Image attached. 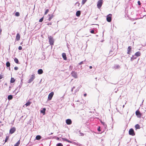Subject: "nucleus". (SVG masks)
I'll list each match as a JSON object with an SVG mask.
<instances>
[{"label":"nucleus","mask_w":146,"mask_h":146,"mask_svg":"<svg viewBox=\"0 0 146 146\" xmlns=\"http://www.w3.org/2000/svg\"><path fill=\"white\" fill-rule=\"evenodd\" d=\"M49 41L50 44L51 45H53L54 41L52 37L51 36H48Z\"/></svg>","instance_id":"obj_1"},{"label":"nucleus","mask_w":146,"mask_h":146,"mask_svg":"<svg viewBox=\"0 0 146 146\" xmlns=\"http://www.w3.org/2000/svg\"><path fill=\"white\" fill-rule=\"evenodd\" d=\"M103 3V0H99L97 3V6L98 8L100 9Z\"/></svg>","instance_id":"obj_2"},{"label":"nucleus","mask_w":146,"mask_h":146,"mask_svg":"<svg viewBox=\"0 0 146 146\" xmlns=\"http://www.w3.org/2000/svg\"><path fill=\"white\" fill-rule=\"evenodd\" d=\"M35 78V74H32L31 75V78L29 80L28 83H30L32 82Z\"/></svg>","instance_id":"obj_3"},{"label":"nucleus","mask_w":146,"mask_h":146,"mask_svg":"<svg viewBox=\"0 0 146 146\" xmlns=\"http://www.w3.org/2000/svg\"><path fill=\"white\" fill-rule=\"evenodd\" d=\"M111 17L112 15L111 14H109L107 15L106 17V20L108 22H110L111 21Z\"/></svg>","instance_id":"obj_4"},{"label":"nucleus","mask_w":146,"mask_h":146,"mask_svg":"<svg viewBox=\"0 0 146 146\" xmlns=\"http://www.w3.org/2000/svg\"><path fill=\"white\" fill-rule=\"evenodd\" d=\"M71 75L75 78H78L77 73L74 71H72V72Z\"/></svg>","instance_id":"obj_5"},{"label":"nucleus","mask_w":146,"mask_h":146,"mask_svg":"<svg viewBox=\"0 0 146 146\" xmlns=\"http://www.w3.org/2000/svg\"><path fill=\"white\" fill-rule=\"evenodd\" d=\"M113 69L119 70L120 69L121 67L120 65L118 64H114V65L112 67Z\"/></svg>","instance_id":"obj_6"},{"label":"nucleus","mask_w":146,"mask_h":146,"mask_svg":"<svg viewBox=\"0 0 146 146\" xmlns=\"http://www.w3.org/2000/svg\"><path fill=\"white\" fill-rule=\"evenodd\" d=\"M54 94V93L53 92H51V93H50L48 96V100H51L53 95Z\"/></svg>","instance_id":"obj_7"},{"label":"nucleus","mask_w":146,"mask_h":146,"mask_svg":"<svg viewBox=\"0 0 146 146\" xmlns=\"http://www.w3.org/2000/svg\"><path fill=\"white\" fill-rule=\"evenodd\" d=\"M129 134L130 135H131L133 136V135H135V134L134 133V130L132 128H131L129 130Z\"/></svg>","instance_id":"obj_8"},{"label":"nucleus","mask_w":146,"mask_h":146,"mask_svg":"<svg viewBox=\"0 0 146 146\" xmlns=\"http://www.w3.org/2000/svg\"><path fill=\"white\" fill-rule=\"evenodd\" d=\"M15 131V127H13L10 129L9 131L10 133L11 134H13Z\"/></svg>","instance_id":"obj_9"},{"label":"nucleus","mask_w":146,"mask_h":146,"mask_svg":"<svg viewBox=\"0 0 146 146\" xmlns=\"http://www.w3.org/2000/svg\"><path fill=\"white\" fill-rule=\"evenodd\" d=\"M66 123L68 125H70L72 123L71 120L70 119H68L66 120Z\"/></svg>","instance_id":"obj_10"},{"label":"nucleus","mask_w":146,"mask_h":146,"mask_svg":"<svg viewBox=\"0 0 146 146\" xmlns=\"http://www.w3.org/2000/svg\"><path fill=\"white\" fill-rule=\"evenodd\" d=\"M135 113L138 116V117H141V114L139 111L138 110L136 111Z\"/></svg>","instance_id":"obj_11"},{"label":"nucleus","mask_w":146,"mask_h":146,"mask_svg":"<svg viewBox=\"0 0 146 146\" xmlns=\"http://www.w3.org/2000/svg\"><path fill=\"white\" fill-rule=\"evenodd\" d=\"M20 38V36L19 34V33H17V34L16 36V40L17 41L19 40Z\"/></svg>","instance_id":"obj_12"},{"label":"nucleus","mask_w":146,"mask_h":146,"mask_svg":"<svg viewBox=\"0 0 146 146\" xmlns=\"http://www.w3.org/2000/svg\"><path fill=\"white\" fill-rule=\"evenodd\" d=\"M62 56L64 60H66L67 59L66 55L65 53H63L62 54Z\"/></svg>","instance_id":"obj_13"},{"label":"nucleus","mask_w":146,"mask_h":146,"mask_svg":"<svg viewBox=\"0 0 146 146\" xmlns=\"http://www.w3.org/2000/svg\"><path fill=\"white\" fill-rule=\"evenodd\" d=\"M131 46H129L128 47L127 49V53L128 54H129L130 52H131Z\"/></svg>","instance_id":"obj_14"},{"label":"nucleus","mask_w":146,"mask_h":146,"mask_svg":"<svg viewBox=\"0 0 146 146\" xmlns=\"http://www.w3.org/2000/svg\"><path fill=\"white\" fill-rule=\"evenodd\" d=\"M23 82L22 81H21V84H20L19 85V86H18V87L17 88H19V90L17 92V93H18V92H19V90L21 88L22 86V83H23Z\"/></svg>","instance_id":"obj_15"},{"label":"nucleus","mask_w":146,"mask_h":146,"mask_svg":"<svg viewBox=\"0 0 146 146\" xmlns=\"http://www.w3.org/2000/svg\"><path fill=\"white\" fill-rule=\"evenodd\" d=\"M45 111L46 108H43L42 110H40V113H43V115H44L45 114Z\"/></svg>","instance_id":"obj_16"},{"label":"nucleus","mask_w":146,"mask_h":146,"mask_svg":"<svg viewBox=\"0 0 146 146\" xmlns=\"http://www.w3.org/2000/svg\"><path fill=\"white\" fill-rule=\"evenodd\" d=\"M43 71L42 69H39L38 70V74H40L43 73Z\"/></svg>","instance_id":"obj_17"},{"label":"nucleus","mask_w":146,"mask_h":146,"mask_svg":"<svg viewBox=\"0 0 146 146\" xmlns=\"http://www.w3.org/2000/svg\"><path fill=\"white\" fill-rule=\"evenodd\" d=\"M80 11H78L76 12V16L79 17L80 16Z\"/></svg>","instance_id":"obj_18"},{"label":"nucleus","mask_w":146,"mask_h":146,"mask_svg":"<svg viewBox=\"0 0 146 146\" xmlns=\"http://www.w3.org/2000/svg\"><path fill=\"white\" fill-rule=\"evenodd\" d=\"M41 138V137L40 135H38L36 136V139L37 140H39Z\"/></svg>","instance_id":"obj_19"},{"label":"nucleus","mask_w":146,"mask_h":146,"mask_svg":"<svg viewBox=\"0 0 146 146\" xmlns=\"http://www.w3.org/2000/svg\"><path fill=\"white\" fill-rule=\"evenodd\" d=\"M137 57V56H136L135 55L133 56L132 57H131V60L132 61L134 59H136Z\"/></svg>","instance_id":"obj_20"},{"label":"nucleus","mask_w":146,"mask_h":146,"mask_svg":"<svg viewBox=\"0 0 146 146\" xmlns=\"http://www.w3.org/2000/svg\"><path fill=\"white\" fill-rule=\"evenodd\" d=\"M140 53L139 52H136L135 54V55L137 57L140 56Z\"/></svg>","instance_id":"obj_21"},{"label":"nucleus","mask_w":146,"mask_h":146,"mask_svg":"<svg viewBox=\"0 0 146 146\" xmlns=\"http://www.w3.org/2000/svg\"><path fill=\"white\" fill-rule=\"evenodd\" d=\"M20 143V140H19L17 142L15 145L14 146H19Z\"/></svg>","instance_id":"obj_22"},{"label":"nucleus","mask_w":146,"mask_h":146,"mask_svg":"<svg viewBox=\"0 0 146 146\" xmlns=\"http://www.w3.org/2000/svg\"><path fill=\"white\" fill-rule=\"evenodd\" d=\"M13 98V96L12 95H9L8 96V99L9 100H11Z\"/></svg>","instance_id":"obj_23"},{"label":"nucleus","mask_w":146,"mask_h":146,"mask_svg":"<svg viewBox=\"0 0 146 146\" xmlns=\"http://www.w3.org/2000/svg\"><path fill=\"white\" fill-rule=\"evenodd\" d=\"M6 65L7 67H9L10 66V63L9 62H7L6 63Z\"/></svg>","instance_id":"obj_24"},{"label":"nucleus","mask_w":146,"mask_h":146,"mask_svg":"<svg viewBox=\"0 0 146 146\" xmlns=\"http://www.w3.org/2000/svg\"><path fill=\"white\" fill-rule=\"evenodd\" d=\"M135 127L136 129H139L140 128V126L138 124L135 125Z\"/></svg>","instance_id":"obj_25"},{"label":"nucleus","mask_w":146,"mask_h":146,"mask_svg":"<svg viewBox=\"0 0 146 146\" xmlns=\"http://www.w3.org/2000/svg\"><path fill=\"white\" fill-rule=\"evenodd\" d=\"M15 79L14 78H11L10 81V82L13 83L15 81Z\"/></svg>","instance_id":"obj_26"},{"label":"nucleus","mask_w":146,"mask_h":146,"mask_svg":"<svg viewBox=\"0 0 146 146\" xmlns=\"http://www.w3.org/2000/svg\"><path fill=\"white\" fill-rule=\"evenodd\" d=\"M31 104V102H28L26 103L25 104V105H26V106H29Z\"/></svg>","instance_id":"obj_27"},{"label":"nucleus","mask_w":146,"mask_h":146,"mask_svg":"<svg viewBox=\"0 0 146 146\" xmlns=\"http://www.w3.org/2000/svg\"><path fill=\"white\" fill-rule=\"evenodd\" d=\"M14 61L17 64L19 63V60L17 58H15L14 59Z\"/></svg>","instance_id":"obj_28"},{"label":"nucleus","mask_w":146,"mask_h":146,"mask_svg":"<svg viewBox=\"0 0 146 146\" xmlns=\"http://www.w3.org/2000/svg\"><path fill=\"white\" fill-rule=\"evenodd\" d=\"M62 139L64 141H67L68 142H71L69 140H68L67 139L65 138H62Z\"/></svg>","instance_id":"obj_29"},{"label":"nucleus","mask_w":146,"mask_h":146,"mask_svg":"<svg viewBox=\"0 0 146 146\" xmlns=\"http://www.w3.org/2000/svg\"><path fill=\"white\" fill-rule=\"evenodd\" d=\"M101 123L105 128L107 127L106 124L104 122L101 121Z\"/></svg>","instance_id":"obj_30"},{"label":"nucleus","mask_w":146,"mask_h":146,"mask_svg":"<svg viewBox=\"0 0 146 146\" xmlns=\"http://www.w3.org/2000/svg\"><path fill=\"white\" fill-rule=\"evenodd\" d=\"M53 15H52L49 18L48 20L49 21H50L53 18Z\"/></svg>","instance_id":"obj_31"},{"label":"nucleus","mask_w":146,"mask_h":146,"mask_svg":"<svg viewBox=\"0 0 146 146\" xmlns=\"http://www.w3.org/2000/svg\"><path fill=\"white\" fill-rule=\"evenodd\" d=\"M15 15L17 17H18V16H19V15H20L19 13L18 12H16L15 13Z\"/></svg>","instance_id":"obj_32"},{"label":"nucleus","mask_w":146,"mask_h":146,"mask_svg":"<svg viewBox=\"0 0 146 146\" xmlns=\"http://www.w3.org/2000/svg\"><path fill=\"white\" fill-rule=\"evenodd\" d=\"M87 0H82V5H84L87 1Z\"/></svg>","instance_id":"obj_33"},{"label":"nucleus","mask_w":146,"mask_h":146,"mask_svg":"<svg viewBox=\"0 0 146 146\" xmlns=\"http://www.w3.org/2000/svg\"><path fill=\"white\" fill-rule=\"evenodd\" d=\"M56 146H63V145L60 143H59L56 144Z\"/></svg>","instance_id":"obj_34"},{"label":"nucleus","mask_w":146,"mask_h":146,"mask_svg":"<svg viewBox=\"0 0 146 146\" xmlns=\"http://www.w3.org/2000/svg\"><path fill=\"white\" fill-rule=\"evenodd\" d=\"M48 11H49V10H48V9L46 10V11L44 13V14L45 15L46 14Z\"/></svg>","instance_id":"obj_35"},{"label":"nucleus","mask_w":146,"mask_h":146,"mask_svg":"<svg viewBox=\"0 0 146 146\" xmlns=\"http://www.w3.org/2000/svg\"><path fill=\"white\" fill-rule=\"evenodd\" d=\"M43 20V17L41 18L39 20V22H42Z\"/></svg>","instance_id":"obj_36"},{"label":"nucleus","mask_w":146,"mask_h":146,"mask_svg":"<svg viewBox=\"0 0 146 146\" xmlns=\"http://www.w3.org/2000/svg\"><path fill=\"white\" fill-rule=\"evenodd\" d=\"M79 133L80 134L79 135L80 136H83L84 135V134L83 133H81L80 132Z\"/></svg>","instance_id":"obj_37"},{"label":"nucleus","mask_w":146,"mask_h":146,"mask_svg":"<svg viewBox=\"0 0 146 146\" xmlns=\"http://www.w3.org/2000/svg\"><path fill=\"white\" fill-rule=\"evenodd\" d=\"M80 87H78V88H77L76 90H75V92H77V91H78L79 90V89L80 88Z\"/></svg>","instance_id":"obj_38"},{"label":"nucleus","mask_w":146,"mask_h":146,"mask_svg":"<svg viewBox=\"0 0 146 146\" xmlns=\"http://www.w3.org/2000/svg\"><path fill=\"white\" fill-rule=\"evenodd\" d=\"M76 5H77L79 7L80 5V3L78 2H77L75 4Z\"/></svg>","instance_id":"obj_39"},{"label":"nucleus","mask_w":146,"mask_h":146,"mask_svg":"<svg viewBox=\"0 0 146 146\" xmlns=\"http://www.w3.org/2000/svg\"><path fill=\"white\" fill-rule=\"evenodd\" d=\"M18 49L20 50H21L22 49V47L21 46H19L18 47Z\"/></svg>","instance_id":"obj_40"},{"label":"nucleus","mask_w":146,"mask_h":146,"mask_svg":"<svg viewBox=\"0 0 146 146\" xmlns=\"http://www.w3.org/2000/svg\"><path fill=\"white\" fill-rule=\"evenodd\" d=\"M8 139V137H7V136L6 137V139H5V142L7 141Z\"/></svg>","instance_id":"obj_41"},{"label":"nucleus","mask_w":146,"mask_h":146,"mask_svg":"<svg viewBox=\"0 0 146 146\" xmlns=\"http://www.w3.org/2000/svg\"><path fill=\"white\" fill-rule=\"evenodd\" d=\"M15 70H17L18 69V68L17 66L15 67L14 68Z\"/></svg>","instance_id":"obj_42"},{"label":"nucleus","mask_w":146,"mask_h":146,"mask_svg":"<svg viewBox=\"0 0 146 146\" xmlns=\"http://www.w3.org/2000/svg\"><path fill=\"white\" fill-rule=\"evenodd\" d=\"M80 131L79 130H77V131H76V133H80Z\"/></svg>","instance_id":"obj_43"},{"label":"nucleus","mask_w":146,"mask_h":146,"mask_svg":"<svg viewBox=\"0 0 146 146\" xmlns=\"http://www.w3.org/2000/svg\"><path fill=\"white\" fill-rule=\"evenodd\" d=\"M94 30H92L90 31V33H94Z\"/></svg>","instance_id":"obj_44"},{"label":"nucleus","mask_w":146,"mask_h":146,"mask_svg":"<svg viewBox=\"0 0 146 146\" xmlns=\"http://www.w3.org/2000/svg\"><path fill=\"white\" fill-rule=\"evenodd\" d=\"M98 131H101L100 127H99L98 128Z\"/></svg>","instance_id":"obj_45"},{"label":"nucleus","mask_w":146,"mask_h":146,"mask_svg":"<svg viewBox=\"0 0 146 146\" xmlns=\"http://www.w3.org/2000/svg\"><path fill=\"white\" fill-rule=\"evenodd\" d=\"M3 77V76L2 75H0V80L2 79Z\"/></svg>","instance_id":"obj_46"},{"label":"nucleus","mask_w":146,"mask_h":146,"mask_svg":"<svg viewBox=\"0 0 146 146\" xmlns=\"http://www.w3.org/2000/svg\"><path fill=\"white\" fill-rule=\"evenodd\" d=\"M138 4L139 5H140L141 3L140 1H138L137 2Z\"/></svg>","instance_id":"obj_47"},{"label":"nucleus","mask_w":146,"mask_h":146,"mask_svg":"<svg viewBox=\"0 0 146 146\" xmlns=\"http://www.w3.org/2000/svg\"><path fill=\"white\" fill-rule=\"evenodd\" d=\"M83 64V61H82L78 64V65H81Z\"/></svg>","instance_id":"obj_48"},{"label":"nucleus","mask_w":146,"mask_h":146,"mask_svg":"<svg viewBox=\"0 0 146 146\" xmlns=\"http://www.w3.org/2000/svg\"><path fill=\"white\" fill-rule=\"evenodd\" d=\"M52 23H49L47 24V25H51Z\"/></svg>","instance_id":"obj_49"},{"label":"nucleus","mask_w":146,"mask_h":146,"mask_svg":"<svg viewBox=\"0 0 146 146\" xmlns=\"http://www.w3.org/2000/svg\"><path fill=\"white\" fill-rule=\"evenodd\" d=\"M1 31H2V30H1V29L0 28V34H1Z\"/></svg>","instance_id":"obj_50"},{"label":"nucleus","mask_w":146,"mask_h":146,"mask_svg":"<svg viewBox=\"0 0 146 146\" xmlns=\"http://www.w3.org/2000/svg\"><path fill=\"white\" fill-rule=\"evenodd\" d=\"M86 95H87V94H84V96L85 97L86 96Z\"/></svg>","instance_id":"obj_51"},{"label":"nucleus","mask_w":146,"mask_h":146,"mask_svg":"<svg viewBox=\"0 0 146 146\" xmlns=\"http://www.w3.org/2000/svg\"><path fill=\"white\" fill-rule=\"evenodd\" d=\"M90 69H91L92 68V66H90Z\"/></svg>","instance_id":"obj_52"},{"label":"nucleus","mask_w":146,"mask_h":146,"mask_svg":"<svg viewBox=\"0 0 146 146\" xmlns=\"http://www.w3.org/2000/svg\"><path fill=\"white\" fill-rule=\"evenodd\" d=\"M75 88V87L74 86V87H73V88H72V89H74Z\"/></svg>","instance_id":"obj_53"},{"label":"nucleus","mask_w":146,"mask_h":146,"mask_svg":"<svg viewBox=\"0 0 146 146\" xmlns=\"http://www.w3.org/2000/svg\"><path fill=\"white\" fill-rule=\"evenodd\" d=\"M72 92L73 91V89H72H72H71V90Z\"/></svg>","instance_id":"obj_54"},{"label":"nucleus","mask_w":146,"mask_h":146,"mask_svg":"<svg viewBox=\"0 0 146 146\" xmlns=\"http://www.w3.org/2000/svg\"><path fill=\"white\" fill-rule=\"evenodd\" d=\"M112 52V51L111 50H110V53H111V52Z\"/></svg>","instance_id":"obj_55"},{"label":"nucleus","mask_w":146,"mask_h":146,"mask_svg":"<svg viewBox=\"0 0 146 146\" xmlns=\"http://www.w3.org/2000/svg\"><path fill=\"white\" fill-rule=\"evenodd\" d=\"M23 44V42H21V44Z\"/></svg>","instance_id":"obj_56"},{"label":"nucleus","mask_w":146,"mask_h":146,"mask_svg":"<svg viewBox=\"0 0 146 146\" xmlns=\"http://www.w3.org/2000/svg\"><path fill=\"white\" fill-rule=\"evenodd\" d=\"M52 134H53V133H51L50 134V135H52Z\"/></svg>","instance_id":"obj_57"},{"label":"nucleus","mask_w":146,"mask_h":146,"mask_svg":"<svg viewBox=\"0 0 146 146\" xmlns=\"http://www.w3.org/2000/svg\"><path fill=\"white\" fill-rule=\"evenodd\" d=\"M123 108H124V105H123Z\"/></svg>","instance_id":"obj_58"},{"label":"nucleus","mask_w":146,"mask_h":146,"mask_svg":"<svg viewBox=\"0 0 146 146\" xmlns=\"http://www.w3.org/2000/svg\"><path fill=\"white\" fill-rule=\"evenodd\" d=\"M97 78H95V79H97Z\"/></svg>","instance_id":"obj_59"},{"label":"nucleus","mask_w":146,"mask_h":146,"mask_svg":"<svg viewBox=\"0 0 146 146\" xmlns=\"http://www.w3.org/2000/svg\"><path fill=\"white\" fill-rule=\"evenodd\" d=\"M71 66H70V67L71 68Z\"/></svg>","instance_id":"obj_60"}]
</instances>
